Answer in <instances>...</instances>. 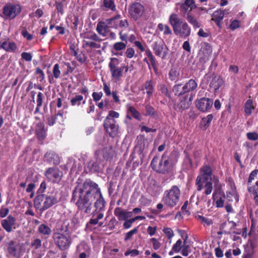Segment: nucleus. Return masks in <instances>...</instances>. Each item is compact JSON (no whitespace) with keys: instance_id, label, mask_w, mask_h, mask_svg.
<instances>
[{"instance_id":"nucleus-49","label":"nucleus","mask_w":258,"mask_h":258,"mask_svg":"<svg viewBox=\"0 0 258 258\" xmlns=\"http://www.w3.org/2000/svg\"><path fill=\"white\" fill-rule=\"evenodd\" d=\"M158 90L165 96L169 98H171V95L167 87L164 84H160L158 85Z\"/></svg>"},{"instance_id":"nucleus-50","label":"nucleus","mask_w":258,"mask_h":258,"mask_svg":"<svg viewBox=\"0 0 258 258\" xmlns=\"http://www.w3.org/2000/svg\"><path fill=\"white\" fill-rule=\"evenodd\" d=\"M127 111L132 114L133 116L138 120H140V112L134 107L131 106L130 104H127Z\"/></svg>"},{"instance_id":"nucleus-2","label":"nucleus","mask_w":258,"mask_h":258,"mask_svg":"<svg viewBox=\"0 0 258 258\" xmlns=\"http://www.w3.org/2000/svg\"><path fill=\"white\" fill-rule=\"evenodd\" d=\"M169 23L176 35L183 38H186L190 35L191 31L190 27L176 14L173 13L170 15Z\"/></svg>"},{"instance_id":"nucleus-30","label":"nucleus","mask_w":258,"mask_h":258,"mask_svg":"<svg viewBox=\"0 0 258 258\" xmlns=\"http://www.w3.org/2000/svg\"><path fill=\"white\" fill-rule=\"evenodd\" d=\"M1 49H4L7 52H15L17 49V46L15 42H3L1 45Z\"/></svg>"},{"instance_id":"nucleus-3","label":"nucleus","mask_w":258,"mask_h":258,"mask_svg":"<svg viewBox=\"0 0 258 258\" xmlns=\"http://www.w3.org/2000/svg\"><path fill=\"white\" fill-rule=\"evenodd\" d=\"M151 166L156 172L163 174L171 172L173 168L172 161L165 152L160 160L158 156H155L151 162Z\"/></svg>"},{"instance_id":"nucleus-38","label":"nucleus","mask_w":258,"mask_h":258,"mask_svg":"<svg viewBox=\"0 0 258 258\" xmlns=\"http://www.w3.org/2000/svg\"><path fill=\"white\" fill-rule=\"evenodd\" d=\"M83 96L81 95H76L75 96L71 98L70 100V103L72 106H79L81 104L82 102L83 104H84L86 103V101L83 99Z\"/></svg>"},{"instance_id":"nucleus-15","label":"nucleus","mask_w":258,"mask_h":258,"mask_svg":"<svg viewBox=\"0 0 258 258\" xmlns=\"http://www.w3.org/2000/svg\"><path fill=\"white\" fill-rule=\"evenodd\" d=\"M192 97L188 95L180 98L179 102L174 105V109L181 112L188 109L191 104Z\"/></svg>"},{"instance_id":"nucleus-62","label":"nucleus","mask_w":258,"mask_h":258,"mask_svg":"<svg viewBox=\"0 0 258 258\" xmlns=\"http://www.w3.org/2000/svg\"><path fill=\"white\" fill-rule=\"evenodd\" d=\"M126 44L123 42H117L114 44L113 48L115 50L119 51L124 49L126 48Z\"/></svg>"},{"instance_id":"nucleus-55","label":"nucleus","mask_w":258,"mask_h":258,"mask_svg":"<svg viewBox=\"0 0 258 258\" xmlns=\"http://www.w3.org/2000/svg\"><path fill=\"white\" fill-rule=\"evenodd\" d=\"M83 47H89L91 48H99L100 44L93 41L83 40Z\"/></svg>"},{"instance_id":"nucleus-42","label":"nucleus","mask_w":258,"mask_h":258,"mask_svg":"<svg viewBox=\"0 0 258 258\" xmlns=\"http://www.w3.org/2000/svg\"><path fill=\"white\" fill-rule=\"evenodd\" d=\"M195 218L198 220L200 221L201 224H203L205 227L209 226L213 224V221L211 219L203 216L202 215H196Z\"/></svg>"},{"instance_id":"nucleus-7","label":"nucleus","mask_w":258,"mask_h":258,"mask_svg":"<svg viewBox=\"0 0 258 258\" xmlns=\"http://www.w3.org/2000/svg\"><path fill=\"white\" fill-rule=\"evenodd\" d=\"M151 47L156 56L161 57L162 59H166L169 54V49L163 40L158 39L154 41Z\"/></svg>"},{"instance_id":"nucleus-1","label":"nucleus","mask_w":258,"mask_h":258,"mask_svg":"<svg viewBox=\"0 0 258 258\" xmlns=\"http://www.w3.org/2000/svg\"><path fill=\"white\" fill-rule=\"evenodd\" d=\"M94 203L95 210L91 213L93 218L97 213L105 211L106 202L98 184L91 179L77 182L72 192L71 202L75 204L79 211L85 214H90Z\"/></svg>"},{"instance_id":"nucleus-54","label":"nucleus","mask_w":258,"mask_h":258,"mask_svg":"<svg viewBox=\"0 0 258 258\" xmlns=\"http://www.w3.org/2000/svg\"><path fill=\"white\" fill-rule=\"evenodd\" d=\"M226 199L229 202H232L234 200L235 203H237L239 201L238 196L231 191L226 192Z\"/></svg>"},{"instance_id":"nucleus-39","label":"nucleus","mask_w":258,"mask_h":258,"mask_svg":"<svg viewBox=\"0 0 258 258\" xmlns=\"http://www.w3.org/2000/svg\"><path fill=\"white\" fill-rule=\"evenodd\" d=\"M213 119V115L212 114H208L206 117H203L200 123V127L204 130L207 129L210 125Z\"/></svg>"},{"instance_id":"nucleus-6","label":"nucleus","mask_w":258,"mask_h":258,"mask_svg":"<svg viewBox=\"0 0 258 258\" xmlns=\"http://www.w3.org/2000/svg\"><path fill=\"white\" fill-rule=\"evenodd\" d=\"M52 238L56 246L61 251L68 249L72 243L71 236L68 234L53 233Z\"/></svg>"},{"instance_id":"nucleus-40","label":"nucleus","mask_w":258,"mask_h":258,"mask_svg":"<svg viewBox=\"0 0 258 258\" xmlns=\"http://www.w3.org/2000/svg\"><path fill=\"white\" fill-rule=\"evenodd\" d=\"M253 105V101L251 99H248L245 102L244 106V111L247 116H250L251 114L252 110L254 109Z\"/></svg>"},{"instance_id":"nucleus-8","label":"nucleus","mask_w":258,"mask_h":258,"mask_svg":"<svg viewBox=\"0 0 258 258\" xmlns=\"http://www.w3.org/2000/svg\"><path fill=\"white\" fill-rule=\"evenodd\" d=\"M22 8L19 4L8 3L3 7V13L9 19L13 20L20 14Z\"/></svg>"},{"instance_id":"nucleus-37","label":"nucleus","mask_w":258,"mask_h":258,"mask_svg":"<svg viewBox=\"0 0 258 258\" xmlns=\"http://www.w3.org/2000/svg\"><path fill=\"white\" fill-rule=\"evenodd\" d=\"M183 17L185 18L188 22L192 26L194 29L199 28L201 27V24L197 19L192 15L191 13H188L185 17Z\"/></svg>"},{"instance_id":"nucleus-47","label":"nucleus","mask_w":258,"mask_h":258,"mask_svg":"<svg viewBox=\"0 0 258 258\" xmlns=\"http://www.w3.org/2000/svg\"><path fill=\"white\" fill-rule=\"evenodd\" d=\"M158 28L160 31L163 32L164 35H170L172 34L170 27L167 25H163L162 23H159L158 25Z\"/></svg>"},{"instance_id":"nucleus-35","label":"nucleus","mask_w":258,"mask_h":258,"mask_svg":"<svg viewBox=\"0 0 258 258\" xmlns=\"http://www.w3.org/2000/svg\"><path fill=\"white\" fill-rule=\"evenodd\" d=\"M145 113L144 115L146 116H150L155 117L158 116V112L155 108L151 106L150 104H146L145 106Z\"/></svg>"},{"instance_id":"nucleus-61","label":"nucleus","mask_w":258,"mask_h":258,"mask_svg":"<svg viewBox=\"0 0 258 258\" xmlns=\"http://www.w3.org/2000/svg\"><path fill=\"white\" fill-rule=\"evenodd\" d=\"M137 233H138V227H135L132 230L124 234V241H127L130 240L132 238L133 235L137 234Z\"/></svg>"},{"instance_id":"nucleus-25","label":"nucleus","mask_w":258,"mask_h":258,"mask_svg":"<svg viewBox=\"0 0 258 258\" xmlns=\"http://www.w3.org/2000/svg\"><path fill=\"white\" fill-rule=\"evenodd\" d=\"M155 83L152 80L146 81L144 85V88L146 90L147 96L149 100L153 96L155 91Z\"/></svg>"},{"instance_id":"nucleus-60","label":"nucleus","mask_w":258,"mask_h":258,"mask_svg":"<svg viewBox=\"0 0 258 258\" xmlns=\"http://www.w3.org/2000/svg\"><path fill=\"white\" fill-rule=\"evenodd\" d=\"M74 55L76 57L77 60L81 63H84L86 61V56L85 54L82 53V52L78 53L76 50H74Z\"/></svg>"},{"instance_id":"nucleus-18","label":"nucleus","mask_w":258,"mask_h":258,"mask_svg":"<svg viewBox=\"0 0 258 258\" xmlns=\"http://www.w3.org/2000/svg\"><path fill=\"white\" fill-rule=\"evenodd\" d=\"M91 248L85 242H81L76 247V252L79 253V258H89Z\"/></svg>"},{"instance_id":"nucleus-56","label":"nucleus","mask_w":258,"mask_h":258,"mask_svg":"<svg viewBox=\"0 0 258 258\" xmlns=\"http://www.w3.org/2000/svg\"><path fill=\"white\" fill-rule=\"evenodd\" d=\"M253 249L250 247L245 248L242 258H253Z\"/></svg>"},{"instance_id":"nucleus-20","label":"nucleus","mask_w":258,"mask_h":258,"mask_svg":"<svg viewBox=\"0 0 258 258\" xmlns=\"http://www.w3.org/2000/svg\"><path fill=\"white\" fill-rule=\"evenodd\" d=\"M7 250L9 254L15 257H18L20 255V250L18 244L12 240L7 244Z\"/></svg>"},{"instance_id":"nucleus-33","label":"nucleus","mask_w":258,"mask_h":258,"mask_svg":"<svg viewBox=\"0 0 258 258\" xmlns=\"http://www.w3.org/2000/svg\"><path fill=\"white\" fill-rule=\"evenodd\" d=\"M209 177L202 175H199L196 180V185L197 186V189L198 191H201L204 187V184L208 182Z\"/></svg>"},{"instance_id":"nucleus-21","label":"nucleus","mask_w":258,"mask_h":258,"mask_svg":"<svg viewBox=\"0 0 258 258\" xmlns=\"http://www.w3.org/2000/svg\"><path fill=\"white\" fill-rule=\"evenodd\" d=\"M224 16V12L221 9L216 10L212 15L211 21H214L217 27L221 29L222 27V20Z\"/></svg>"},{"instance_id":"nucleus-17","label":"nucleus","mask_w":258,"mask_h":258,"mask_svg":"<svg viewBox=\"0 0 258 258\" xmlns=\"http://www.w3.org/2000/svg\"><path fill=\"white\" fill-rule=\"evenodd\" d=\"M104 217V213L100 212L96 215L95 217L91 218L89 221L86 223V228L92 230V226L98 225L99 227H104L105 225L104 224V222L100 221V220L103 219Z\"/></svg>"},{"instance_id":"nucleus-64","label":"nucleus","mask_w":258,"mask_h":258,"mask_svg":"<svg viewBox=\"0 0 258 258\" xmlns=\"http://www.w3.org/2000/svg\"><path fill=\"white\" fill-rule=\"evenodd\" d=\"M53 117L55 119V123L56 122H58L60 124L61 123V122L63 121V111L61 110L58 111L57 113L53 116Z\"/></svg>"},{"instance_id":"nucleus-23","label":"nucleus","mask_w":258,"mask_h":258,"mask_svg":"<svg viewBox=\"0 0 258 258\" xmlns=\"http://www.w3.org/2000/svg\"><path fill=\"white\" fill-rule=\"evenodd\" d=\"M36 135L39 141H43L46 137V131L45 128L44 123L39 122L36 126Z\"/></svg>"},{"instance_id":"nucleus-22","label":"nucleus","mask_w":258,"mask_h":258,"mask_svg":"<svg viewBox=\"0 0 258 258\" xmlns=\"http://www.w3.org/2000/svg\"><path fill=\"white\" fill-rule=\"evenodd\" d=\"M59 200L55 196H46L43 203L42 208H41V211H44L51 207L54 205L58 203Z\"/></svg>"},{"instance_id":"nucleus-19","label":"nucleus","mask_w":258,"mask_h":258,"mask_svg":"<svg viewBox=\"0 0 258 258\" xmlns=\"http://www.w3.org/2000/svg\"><path fill=\"white\" fill-rule=\"evenodd\" d=\"M114 214L119 221L127 220L132 216V212L127 211L121 207H116L114 210Z\"/></svg>"},{"instance_id":"nucleus-10","label":"nucleus","mask_w":258,"mask_h":258,"mask_svg":"<svg viewBox=\"0 0 258 258\" xmlns=\"http://www.w3.org/2000/svg\"><path fill=\"white\" fill-rule=\"evenodd\" d=\"M144 12L145 8L139 2H135L129 6L128 14L131 18L136 21L140 19Z\"/></svg>"},{"instance_id":"nucleus-4","label":"nucleus","mask_w":258,"mask_h":258,"mask_svg":"<svg viewBox=\"0 0 258 258\" xmlns=\"http://www.w3.org/2000/svg\"><path fill=\"white\" fill-rule=\"evenodd\" d=\"M181 191L176 185H173L168 190L164 191L162 202L169 208H173L179 203Z\"/></svg>"},{"instance_id":"nucleus-11","label":"nucleus","mask_w":258,"mask_h":258,"mask_svg":"<svg viewBox=\"0 0 258 258\" xmlns=\"http://www.w3.org/2000/svg\"><path fill=\"white\" fill-rule=\"evenodd\" d=\"M103 127L106 132L111 138L116 137L118 133L119 126L116 124V122L114 119L105 118L103 122Z\"/></svg>"},{"instance_id":"nucleus-52","label":"nucleus","mask_w":258,"mask_h":258,"mask_svg":"<svg viewBox=\"0 0 258 258\" xmlns=\"http://www.w3.org/2000/svg\"><path fill=\"white\" fill-rule=\"evenodd\" d=\"M146 139L144 135H139L137 138V146H140V150H143L144 149L145 142Z\"/></svg>"},{"instance_id":"nucleus-28","label":"nucleus","mask_w":258,"mask_h":258,"mask_svg":"<svg viewBox=\"0 0 258 258\" xmlns=\"http://www.w3.org/2000/svg\"><path fill=\"white\" fill-rule=\"evenodd\" d=\"M182 87L183 92L186 94L195 90L198 87V83L196 80L191 79Z\"/></svg>"},{"instance_id":"nucleus-31","label":"nucleus","mask_w":258,"mask_h":258,"mask_svg":"<svg viewBox=\"0 0 258 258\" xmlns=\"http://www.w3.org/2000/svg\"><path fill=\"white\" fill-rule=\"evenodd\" d=\"M114 152V150L111 146L104 148L102 150L103 158L106 161L111 160L113 157Z\"/></svg>"},{"instance_id":"nucleus-32","label":"nucleus","mask_w":258,"mask_h":258,"mask_svg":"<svg viewBox=\"0 0 258 258\" xmlns=\"http://www.w3.org/2000/svg\"><path fill=\"white\" fill-rule=\"evenodd\" d=\"M38 232L47 238L51 235V230L47 225L41 224L38 228Z\"/></svg>"},{"instance_id":"nucleus-53","label":"nucleus","mask_w":258,"mask_h":258,"mask_svg":"<svg viewBox=\"0 0 258 258\" xmlns=\"http://www.w3.org/2000/svg\"><path fill=\"white\" fill-rule=\"evenodd\" d=\"M53 77L57 79L60 77L61 72L60 70V67L59 64L56 63L54 65L52 69V75Z\"/></svg>"},{"instance_id":"nucleus-9","label":"nucleus","mask_w":258,"mask_h":258,"mask_svg":"<svg viewBox=\"0 0 258 258\" xmlns=\"http://www.w3.org/2000/svg\"><path fill=\"white\" fill-rule=\"evenodd\" d=\"M44 175L49 181L59 183L62 179L63 173L58 167H52L46 170Z\"/></svg>"},{"instance_id":"nucleus-63","label":"nucleus","mask_w":258,"mask_h":258,"mask_svg":"<svg viewBox=\"0 0 258 258\" xmlns=\"http://www.w3.org/2000/svg\"><path fill=\"white\" fill-rule=\"evenodd\" d=\"M205 188L204 194L209 195L211 194L213 190V184L211 181L207 182L204 186Z\"/></svg>"},{"instance_id":"nucleus-58","label":"nucleus","mask_w":258,"mask_h":258,"mask_svg":"<svg viewBox=\"0 0 258 258\" xmlns=\"http://www.w3.org/2000/svg\"><path fill=\"white\" fill-rule=\"evenodd\" d=\"M258 169H255L250 173L247 181V187L253 184L252 181L256 177Z\"/></svg>"},{"instance_id":"nucleus-5","label":"nucleus","mask_w":258,"mask_h":258,"mask_svg":"<svg viewBox=\"0 0 258 258\" xmlns=\"http://www.w3.org/2000/svg\"><path fill=\"white\" fill-rule=\"evenodd\" d=\"M121 61L117 58L111 57L108 63V67L111 74L112 80L116 82L119 81L123 76V72L125 69V72H127L128 70L127 66L122 64L119 66Z\"/></svg>"},{"instance_id":"nucleus-13","label":"nucleus","mask_w":258,"mask_h":258,"mask_svg":"<svg viewBox=\"0 0 258 258\" xmlns=\"http://www.w3.org/2000/svg\"><path fill=\"white\" fill-rule=\"evenodd\" d=\"M178 5L182 17H185L188 13H191V11L197 8L195 0H185L183 3H179Z\"/></svg>"},{"instance_id":"nucleus-29","label":"nucleus","mask_w":258,"mask_h":258,"mask_svg":"<svg viewBox=\"0 0 258 258\" xmlns=\"http://www.w3.org/2000/svg\"><path fill=\"white\" fill-rule=\"evenodd\" d=\"M145 55L147 56L149 59V63L151 65V68L152 67L154 72L157 73L158 71L157 66V63L155 57L154 56L149 49H146Z\"/></svg>"},{"instance_id":"nucleus-41","label":"nucleus","mask_w":258,"mask_h":258,"mask_svg":"<svg viewBox=\"0 0 258 258\" xmlns=\"http://www.w3.org/2000/svg\"><path fill=\"white\" fill-rule=\"evenodd\" d=\"M120 15L117 14L111 18L106 19V22L109 26V27L111 28H117L118 27V23L117 21L120 19Z\"/></svg>"},{"instance_id":"nucleus-51","label":"nucleus","mask_w":258,"mask_h":258,"mask_svg":"<svg viewBox=\"0 0 258 258\" xmlns=\"http://www.w3.org/2000/svg\"><path fill=\"white\" fill-rule=\"evenodd\" d=\"M227 224L231 225V228H235L236 226L235 222L234 221H229L228 223L226 222L223 223L220 227V230L222 231V233H224L225 234L229 233L230 232V231L227 230L226 229V226Z\"/></svg>"},{"instance_id":"nucleus-46","label":"nucleus","mask_w":258,"mask_h":258,"mask_svg":"<svg viewBox=\"0 0 258 258\" xmlns=\"http://www.w3.org/2000/svg\"><path fill=\"white\" fill-rule=\"evenodd\" d=\"M88 168L89 169V171L93 173L99 172L100 171V163L98 161L89 163Z\"/></svg>"},{"instance_id":"nucleus-43","label":"nucleus","mask_w":258,"mask_h":258,"mask_svg":"<svg viewBox=\"0 0 258 258\" xmlns=\"http://www.w3.org/2000/svg\"><path fill=\"white\" fill-rule=\"evenodd\" d=\"M44 98V95L43 94V93L40 92H38L37 96V98H36L37 106H36V109L34 111V114L39 113L40 108H41V107H42V104H43V101Z\"/></svg>"},{"instance_id":"nucleus-36","label":"nucleus","mask_w":258,"mask_h":258,"mask_svg":"<svg viewBox=\"0 0 258 258\" xmlns=\"http://www.w3.org/2000/svg\"><path fill=\"white\" fill-rule=\"evenodd\" d=\"M45 195L38 194L34 200V206L36 209L41 211L42 208V203L44 201Z\"/></svg>"},{"instance_id":"nucleus-27","label":"nucleus","mask_w":258,"mask_h":258,"mask_svg":"<svg viewBox=\"0 0 258 258\" xmlns=\"http://www.w3.org/2000/svg\"><path fill=\"white\" fill-rule=\"evenodd\" d=\"M226 196L223 191H220L217 194H213V199L214 201L216 203V206L217 208H222L224 206V200Z\"/></svg>"},{"instance_id":"nucleus-57","label":"nucleus","mask_w":258,"mask_h":258,"mask_svg":"<svg viewBox=\"0 0 258 258\" xmlns=\"http://www.w3.org/2000/svg\"><path fill=\"white\" fill-rule=\"evenodd\" d=\"M181 84H176L173 86L172 91L175 95L179 96L185 94V93L183 92V87H182V89L181 90Z\"/></svg>"},{"instance_id":"nucleus-45","label":"nucleus","mask_w":258,"mask_h":258,"mask_svg":"<svg viewBox=\"0 0 258 258\" xmlns=\"http://www.w3.org/2000/svg\"><path fill=\"white\" fill-rule=\"evenodd\" d=\"M34 76L38 82H42L45 79V74L42 70L39 67H37L35 69Z\"/></svg>"},{"instance_id":"nucleus-12","label":"nucleus","mask_w":258,"mask_h":258,"mask_svg":"<svg viewBox=\"0 0 258 258\" xmlns=\"http://www.w3.org/2000/svg\"><path fill=\"white\" fill-rule=\"evenodd\" d=\"M213 105V100L209 98L202 97L200 99H197L196 101V107L202 112L209 111Z\"/></svg>"},{"instance_id":"nucleus-16","label":"nucleus","mask_w":258,"mask_h":258,"mask_svg":"<svg viewBox=\"0 0 258 258\" xmlns=\"http://www.w3.org/2000/svg\"><path fill=\"white\" fill-rule=\"evenodd\" d=\"M212 53V49L210 44L207 42L205 43L199 53L200 60L203 63L206 62L209 60Z\"/></svg>"},{"instance_id":"nucleus-14","label":"nucleus","mask_w":258,"mask_h":258,"mask_svg":"<svg viewBox=\"0 0 258 258\" xmlns=\"http://www.w3.org/2000/svg\"><path fill=\"white\" fill-rule=\"evenodd\" d=\"M16 219L11 215L1 221L2 227L8 233H11L16 229Z\"/></svg>"},{"instance_id":"nucleus-26","label":"nucleus","mask_w":258,"mask_h":258,"mask_svg":"<svg viewBox=\"0 0 258 258\" xmlns=\"http://www.w3.org/2000/svg\"><path fill=\"white\" fill-rule=\"evenodd\" d=\"M47 162L52 163L53 165L56 166L60 163V158L58 154L52 151L46 152L44 156Z\"/></svg>"},{"instance_id":"nucleus-48","label":"nucleus","mask_w":258,"mask_h":258,"mask_svg":"<svg viewBox=\"0 0 258 258\" xmlns=\"http://www.w3.org/2000/svg\"><path fill=\"white\" fill-rule=\"evenodd\" d=\"M103 6L107 10H110L112 11H115L116 6L113 0H103Z\"/></svg>"},{"instance_id":"nucleus-44","label":"nucleus","mask_w":258,"mask_h":258,"mask_svg":"<svg viewBox=\"0 0 258 258\" xmlns=\"http://www.w3.org/2000/svg\"><path fill=\"white\" fill-rule=\"evenodd\" d=\"M200 171L201 172V175L211 178V177L212 175L213 171L210 165H205L203 166L201 168Z\"/></svg>"},{"instance_id":"nucleus-24","label":"nucleus","mask_w":258,"mask_h":258,"mask_svg":"<svg viewBox=\"0 0 258 258\" xmlns=\"http://www.w3.org/2000/svg\"><path fill=\"white\" fill-rule=\"evenodd\" d=\"M223 84L224 80L221 77L214 76L212 78L209 86L214 89V92H217Z\"/></svg>"},{"instance_id":"nucleus-59","label":"nucleus","mask_w":258,"mask_h":258,"mask_svg":"<svg viewBox=\"0 0 258 258\" xmlns=\"http://www.w3.org/2000/svg\"><path fill=\"white\" fill-rule=\"evenodd\" d=\"M84 38L99 42L102 40V39L95 33L92 34H86L84 36Z\"/></svg>"},{"instance_id":"nucleus-34","label":"nucleus","mask_w":258,"mask_h":258,"mask_svg":"<svg viewBox=\"0 0 258 258\" xmlns=\"http://www.w3.org/2000/svg\"><path fill=\"white\" fill-rule=\"evenodd\" d=\"M109 26L104 22H99L98 23L96 27L97 32L101 35L105 36L108 29Z\"/></svg>"}]
</instances>
